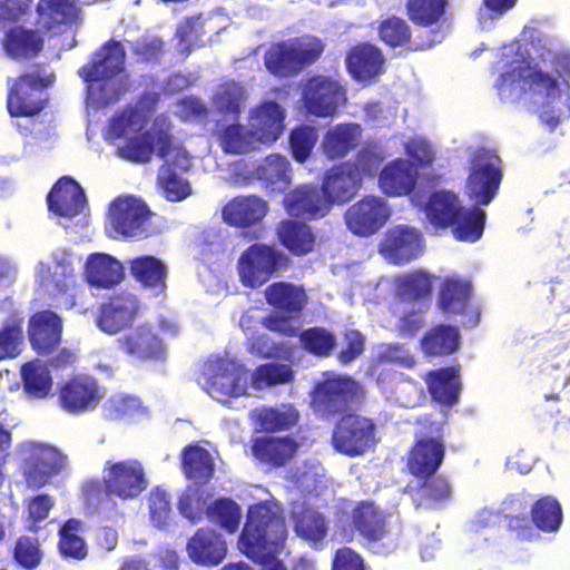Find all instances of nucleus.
<instances>
[{
    "mask_svg": "<svg viewBox=\"0 0 570 570\" xmlns=\"http://www.w3.org/2000/svg\"><path fill=\"white\" fill-rule=\"evenodd\" d=\"M387 156L389 153L381 141H370L362 147L355 159L348 163L355 166L363 180L364 176L375 175Z\"/></svg>",
    "mask_w": 570,
    "mask_h": 570,
    "instance_id": "58",
    "label": "nucleus"
},
{
    "mask_svg": "<svg viewBox=\"0 0 570 570\" xmlns=\"http://www.w3.org/2000/svg\"><path fill=\"white\" fill-rule=\"evenodd\" d=\"M424 212L434 226H453V233L459 240L476 242L483 234L487 214L485 210L471 206H461L458 196L449 190L431 193Z\"/></svg>",
    "mask_w": 570,
    "mask_h": 570,
    "instance_id": "4",
    "label": "nucleus"
},
{
    "mask_svg": "<svg viewBox=\"0 0 570 570\" xmlns=\"http://www.w3.org/2000/svg\"><path fill=\"white\" fill-rule=\"evenodd\" d=\"M223 150L227 154H244L259 144L250 127L233 124L223 129L219 136Z\"/></svg>",
    "mask_w": 570,
    "mask_h": 570,
    "instance_id": "51",
    "label": "nucleus"
},
{
    "mask_svg": "<svg viewBox=\"0 0 570 570\" xmlns=\"http://www.w3.org/2000/svg\"><path fill=\"white\" fill-rule=\"evenodd\" d=\"M178 510L191 523H196L206 514L208 519L233 533L238 529L242 511L230 499L222 498L208 504L203 487L193 484L185 489L178 500Z\"/></svg>",
    "mask_w": 570,
    "mask_h": 570,
    "instance_id": "7",
    "label": "nucleus"
},
{
    "mask_svg": "<svg viewBox=\"0 0 570 570\" xmlns=\"http://www.w3.org/2000/svg\"><path fill=\"white\" fill-rule=\"evenodd\" d=\"M323 47L318 40L312 42L277 43L265 55V66L276 76H289L299 71L303 66L312 63L322 53Z\"/></svg>",
    "mask_w": 570,
    "mask_h": 570,
    "instance_id": "16",
    "label": "nucleus"
},
{
    "mask_svg": "<svg viewBox=\"0 0 570 570\" xmlns=\"http://www.w3.org/2000/svg\"><path fill=\"white\" fill-rule=\"evenodd\" d=\"M49 210L62 218L71 219L82 214L87 199L81 186L71 177L60 178L47 196Z\"/></svg>",
    "mask_w": 570,
    "mask_h": 570,
    "instance_id": "25",
    "label": "nucleus"
},
{
    "mask_svg": "<svg viewBox=\"0 0 570 570\" xmlns=\"http://www.w3.org/2000/svg\"><path fill=\"white\" fill-rule=\"evenodd\" d=\"M22 321L20 316L8 320L0 328V360L16 357L23 342Z\"/></svg>",
    "mask_w": 570,
    "mask_h": 570,
    "instance_id": "63",
    "label": "nucleus"
},
{
    "mask_svg": "<svg viewBox=\"0 0 570 570\" xmlns=\"http://www.w3.org/2000/svg\"><path fill=\"white\" fill-rule=\"evenodd\" d=\"M265 296L267 303L278 309L266 320L267 328L286 336L297 335L298 326L294 318L305 306L304 289L292 283L278 282L266 288Z\"/></svg>",
    "mask_w": 570,
    "mask_h": 570,
    "instance_id": "10",
    "label": "nucleus"
},
{
    "mask_svg": "<svg viewBox=\"0 0 570 570\" xmlns=\"http://www.w3.org/2000/svg\"><path fill=\"white\" fill-rule=\"evenodd\" d=\"M286 537L281 507L275 502H264L249 508L239 546L249 559L262 566L261 570H286L276 559Z\"/></svg>",
    "mask_w": 570,
    "mask_h": 570,
    "instance_id": "2",
    "label": "nucleus"
},
{
    "mask_svg": "<svg viewBox=\"0 0 570 570\" xmlns=\"http://www.w3.org/2000/svg\"><path fill=\"white\" fill-rule=\"evenodd\" d=\"M296 444L288 438H259L254 442V455L267 463L282 465L296 452Z\"/></svg>",
    "mask_w": 570,
    "mask_h": 570,
    "instance_id": "47",
    "label": "nucleus"
},
{
    "mask_svg": "<svg viewBox=\"0 0 570 570\" xmlns=\"http://www.w3.org/2000/svg\"><path fill=\"white\" fill-rule=\"evenodd\" d=\"M130 273L154 296L165 293L168 267L160 258L153 255L138 256L130 261Z\"/></svg>",
    "mask_w": 570,
    "mask_h": 570,
    "instance_id": "34",
    "label": "nucleus"
},
{
    "mask_svg": "<svg viewBox=\"0 0 570 570\" xmlns=\"http://www.w3.org/2000/svg\"><path fill=\"white\" fill-rule=\"evenodd\" d=\"M362 131V127L354 122L331 127L322 141L324 154L331 159L345 157L360 145Z\"/></svg>",
    "mask_w": 570,
    "mask_h": 570,
    "instance_id": "39",
    "label": "nucleus"
},
{
    "mask_svg": "<svg viewBox=\"0 0 570 570\" xmlns=\"http://www.w3.org/2000/svg\"><path fill=\"white\" fill-rule=\"evenodd\" d=\"M379 35L382 41L395 48L407 43L411 38V30L404 19L392 16L381 21Z\"/></svg>",
    "mask_w": 570,
    "mask_h": 570,
    "instance_id": "64",
    "label": "nucleus"
},
{
    "mask_svg": "<svg viewBox=\"0 0 570 570\" xmlns=\"http://www.w3.org/2000/svg\"><path fill=\"white\" fill-rule=\"evenodd\" d=\"M490 72L500 101L523 100L549 129L570 117V49L558 39L538 33L532 52L520 42L504 45L495 50Z\"/></svg>",
    "mask_w": 570,
    "mask_h": 570,
    "instance_id": "1",
    "label": "nucleus"
},
{
    "mask_svg": "<svg viewBox=\"0 0 570 570\" xmlns=\"http://www.w3.org/2000/svg\"><path fill=\"white\" fill-rule=\"evenodd\" d=\"M157 101L158 96L156 94H147L135 107H127L119 114H116L110 119L107 137L109 139H119L135 136L130 138L122 148L132 139L138 138L139 136L136 135L147 125ZM119 153L125 157L121 153V147L119 148Z\"/></svg>",
    "mask_w": 570,
    "mask_h": 570,
    "instance_id": "24",
    "label": "nucleus"
},
{
    "mask_svg": "<svg viewBox=\"0 0 570 570\" xmlns=\"http://www.w3.org/2000/svg\"><path fill=\"white\" fill-rule=\"evenodd\" d=\"M104 482L108 493L121 500L138 498L148 485L141 463L131 459L107 461L104 466Z\"/></svg>",
    "mask_w": 570,
    "mask_h": 570,
    "instance_id": "17",
    "label": "nucleus"
},
{
    "mask_svg": "<svg viewBox=\"0 0 570 570\" xmlns=\"http://www.w3.org/2000/svg\"><path fill=\"white\" fill-rule=\"evenodd\" d=\"M460 344V331L455 326L439 325L430 330L421 341L426 355H445L455 352Z\"/></svg>",
    "mask_w": 570,
    "mask_h": 570,
    "instance_id": "49",
    "label": "nucleus"
},
{
    "mask_svg": "<svg viewBox=\"0 0 570 570\" xmlns=\"http://www.w3.org/2000/svg\"><path fill=\"white\" fill-rule=\"evenodd\" d=\"M284 118V111L277 102L266 101L252 114L249 127L258 142H272L283 132Z\"/></svg>",
    "mask_w": 570,
    "mask_h": 570,
    "instance_id": "38",
    "label": "nucleus"
},
{
    "mask_svg": "<svg viewBox=\"0 0 570 570\" xmlns=\"http://www.w3.org/2000/svg\"><path fill=\"white\" fill-rule=\"evenodd\" d=\"M21 377L23 390L30 397H46L52 389V376L48 365L40 360L26 363L21 367Z\"/></svg>",
    "mask_w": 570,
    "mask_h": 570,
    "instance_id": "48",
    "label": "nucleus"
},
{
    "mask_svg": "<svg viewBox=\"0 0 570 570\" xmlns=\"http://www.w3.org/2000/svg\"><path fill=\"white\" fill-rule=\"evenodd\" d=\"M36 278L41 289L51 297L65 296V305L75 306V268L72 257L65 250L53 252L46 262L36 267Z\"/></svg>",
    "mask_w": 570,
    "mask_h": 570,
    "instance_id": "12",
    "label": "nucleus"
},
{
    "mask_svg": "<svg viewBox=\"0 0 570 570\" xmlns=\"http://www.w3.org/2000/svg\"><path fill=\"white\" fill-rule=\"evenodd\" d=\"M267 210V203L262 198L254 195L238 196L224 206L223 219L228 225L245 227L261 222Z\"/></svg>",
    "mask_w": 570,
    "mask_h": 570,
    "instance_id": "37",
    "label": "nucleus"
},
{
    "mask_svg": "<svg viewBox=\"0 0 570 570\" xmlns=\"http://www.w3.org/2000/svg\"><path fill=\"white\" fill-rule=\"evenodd\" d=\"M445 6L446 0H409L406 9L414 23L430 26L443 16Z\"/></svg>",
    "mask_w": 570,
    "mask_h": 570,
    "instance_id": "62",
    "label": "nucleus"
},
{
    "mask_svg": "<svg viewBox=\"0 0 570 570\" xmlns=\"http://www.w3.org/2000/svg\"><path fill=\"white\" fill-rule=\"evenodd\" d=\"M336 451L348 456L361 455L376 444L375 424L371 419L350 414L336 424L333 436Z\"/></svg>",
    "mask_w": 570,
    "mask_h": 570,
    "instance_id": "15",
    "label": "nucleus"
},
{
    "mask_svg": "<svg viewBox=\"0 0 570 570\" xmlns=\"http://www.w3.org/2000/svg\"><path fill=\"white\" fill-rule=\"evenodd\" d=\"M138 312V299L131 293H124L102 304L97 320L98 327L115 334L130 325Z\"/></svg>",
    "mask_w": 570,
    "mask_h": 570,
    "instance_id": "29",
    "label": "nucleus"
},
{
    "mask_svg": "<svg viewBox=\"0 0 570 570\" xmlns=\"http://www.w3.org/2000/svg\"><path fill=\"white\" fill-rule=\"evenodd\" d=\"M292 515L297 535L317 548L325 539L328 530L327 521L323 514L313 509H303L297 505L293 509Z\"/></svg>",
    "mask_w": 570,
    "mask_h": 570,
    "instance_id": "44",
    "label": "nucleus"
},
{
    "mask_svg": "<svg viewBox=\"0 0 570 570\" xmlns=\"http://www.w3.org/2000/svg\"><path fill=\"white\" fill-rule=\"evenodd\" d=\"M81 522L70 519L60 528L59 550L66 558L83 559L86 557V543L79 535Z\"/></svg>",
    "mask_w": 570,
    "mask_h": 570,
    "instance_id": "60",
    "label": "nucleus"
},
{
    "mask_svg": "<svg viewBox=\"0 0 570 570\" xmlns=\"http://www.w3.org/2000/svg\"><path fill=\"white\" fill-rule=\"evenodd\" d=\"M432 291V276L424 271H415L397 278V295L403 301H424Z\"/></svg>",
    "mask_w": 570,
    "mask_h": 570,
    "instance_id": "54",
    "label": "nucleus"
},
{
    "mask_svg": "<svg viewBox=\"0 0 570 570\" xmlns=\"http://www.w3.org/2000/svg\"><path fill=\"white\" fill-rule=\"evenodd\" d=\"M293 379V371L289 365L281 363H267L259 365L252 373V387L263 390L276 384L287 383Z\"/></svg>",
    "mask_w": 570,
    "mask_h": 570,
    "instance_id": "59",
    "label": "nucleus"
},
{
    "mask_svg": "<svg viewBox=\"0 0 570 570\" xmlns=\"http://www.w3.org/2000/svg\"><path fill=\"white\" fill-rule=\"evenodd\" d=\"M157 180L161 195L169 202H180L191 194L188 180L179 176L171 166L163 165Z\"/></svg>",
    "mask_w": 570,
    "mask_h": 570,
    "instance_id": "57",
    "label": "nucleus"
},
{
    "mask_svg": "<svg viewBox=\"0 0 570 570\" xmlns=\"http://www.w3.org/2000/svg\"><path fill=\"white\" fill-rule=\"evenodd\" d=\"M284 207L291 216L311 220L327 215L330 202L317 186L303 185L285 195Z\"/></svg>",
    "mask_w": 570,
    "mask_h": 570,
    "instance_id": "27",
    "label": "nucleus"
},
{
    "mask_svg": "<svg viewBox=\"0 0 570 570\" xmlns=\"http://www.w3.org/2000/svg\"><path fill=\"white\" fill-rule=\"evenodd\" d=\"M245 89L235 81L218 86L213 97L214 107L223 114L237 116L245 102Z\"/></svg>",
    "mask_w": 570,
    "mask_h": 570,
    "instance_id": "56",
    "label": "nucleus"
},
{
    "mask_svg": "<svg viewBox=\"0 0 570 570\" xmlns=\"http://www.w3.org/2000/svg\"><path fill=\"white\" fill-rule=\"evenodd\" d=\"M125 276L121 262L105 253H92L85 264V277L91 286L110 288Z\"/></svg>",
    "mask_w": 570,
    "mask_h": 570,
    "instance_id": "33",
    "label": "nucleus"
},
{
    "mask_svg": "<svg viewBox=\"0 0 570 570\" xmlns=\"http://www.w3.org/2000/svg\"><path fill=\"white\" fill-rule=\"evenodd\" d=\"M352 521L374 553L387 554L396 549L397 539L386 529V515L373 502H360L353 510Z\"/></svg>",
    "mask_w": 570,
    "mask_h": 570,
    "instance_id": "13",
    "label": "nucleus"
},
{
    "mask_svg": "<svg viewBox=\"0 0 570 570\" xmlns=\"http://www.w3.org/2000/svg\"><path fill=\"white\" fill-rule=\"evenodd\" d=\"M62 320L52 311L33 314L29 321L28 335L32 348L38 354H49L61 341Z\"/></svg>",
    "mask_w": 570,
    "mask_h": 570,
    "instance_id": "28",
    "label": "nucleus"
},
{
    "mask_svg": "<svg viewBox=\"0 0 570 570\" xmlns=\"http://www.w3.org/2000/svg\"><path fill=\"white\" fill-rule=\"evenodd\" d=\"M361 186L362 179L355 166L344 163L326 173L321 190L325 199H328L331 209L333 204L352 199Z\"/></svg>",
    "mask_w": 570,
    "mask_h": 570,
    "instance_id": "26",
    "label": "nucleus"
},
{
    "mask_svg": "<svg viewBox=\"0 0 570 570\" xmlns=\"http://www.w3.org/2000/svg\"><path fill=\"white\" fill-rule=\"evenodd\" d=\"M20 453L23 460V475L30 487H43L66 465V456L48 444L27 442L21 445Z\"/></svg>",
    "mask_w": 570,
    "mask_h": 570,
    "instance_id": "14",
    "label": "nucleus"
},
{
    "mask_svg": "<svg viewBox=\"0 0 570 570\" xmlns=\"http://www.w3.org/2000/svg\"><path fill=\"white\" fill-rule=\"evenodd\" d=\"M471 292L470 282L454 277L446 278L440 288L438 305L444 314L468 313Z\"/></svg>",
    "mask_w": 570,
    "mask_h": 570,
    "instance_id": "43",
    "label": "nucleus"
},
{
    "mask_svg": "<svg viewBox=\"0 0 570 570\" xmlns=\"http://www.w3.org/2000/svg\"><path fill=\"white\" fill-rule=\"evenodd\" d=\"M118 342L122 351L139 360H160L165 354L163 341L149 325L131 330Z\"/></svg>",
    "mask_w": 570,
    "mask_h": 570,
    "instance_id": "32",
    "label": "nucleus"
},
{
    "mask_svg": "<svg viewBox=\"0 0 570 570\" xmlns=\"http://www.w3.org/2000/svg\"><path fill=\"white\" fill-rule=\"evenodd\" d=\"M344 87L328 77L311 78L303 89V101L309 114L318 117L333 116L345 102Z\"/></svg>",
    "mask_w": 570,
    "mask_h": 570,
    "instance_id": "19",
    "label": "nucleus"
},
{
    "mask_svg": "<svg viewBox=\"0 0 570 570\" xmlns=\"http://www.w3.org/2000/svg\"><path fill=\"white\" fill-rule=\"evenodd\" d=\"M376 383L389 399H395L406 407L414 406L423 393L420 383L411 380L404 373L393 370L382 371Z\"/></svg>",
    "mask_w": 570,
    "mask_h": 570,
    "instance_id": "35",
    "label": "nucleus"
},
{
    "mask_svg": "<svg viewBox=\"0 0 570 570\" xmlns=\"http://www.w3.org/2000/svg\"><path fill=\"white\" fill-rule=\"evenodd\" d=\"M43 48V38L37 30L12 27L4 36L3 49L12 59H29Z\"/></svg>",
    "mask_w": 570,
    "mask_h": 570,
    "instance_id": "41",
    "label": "nucleus"
},
{
    "mask_svg": "<svg viewBox=\"0 0 570 570\" xmlns=\"http://www.w3.org/2000/svg\"><path fill=\"white\" fill-rule=\"evenodd\" d=\"M423 252L424 239L421 232L407 225L390 228L381 244L382 255L395 265L416 259Z\"/></svg>",
    "mask_w": 570,
    "mask_h": 570,
    "instance_id": "22",
    "label": "nucleus"
},
{
    "mask_svg": "<svg viewBox=\"0 0 570 570\" xmlns=\"http://www.w3.org/2000/svg\"><path fill=\"white\" fill-rule=\"evenodd\" d=\"M277 234L282 245L295 255H304L313 249L315 237L304 223L285 220L278 226Z\"/></svg>",
    "mask_w": 570,
    "mask_h": 570,
    "instance_id": "46",
    "label": "nucleus"
},
{
    "mask_svg": "<svg viewBox=\"0 0 570 570\" xmlns=\"http://www.w3.org/2000/svg\"><path fill=\"white\" fill-rule=\"evenodd\" d=\"M297 412L288 405L282 407H264L257 413V423L263 430H285L296 424Z\"/></svg>",
    "mask_w": 570,
    "mask_h": 570,
    "instance_id": "61",
    "label": "nucleus"
},
{
    "mask_svg": "<svg viewBox=\"0 0 570 570\" xmlns=\"http://www.w3.org/2000/svg\"><path fill=\"white\" fill-rule=\"evenodd\" d=\"M55 76L39 71L22 75L10 88L7 106L12 117H24V121L14 125L23 134L35 132L32 117L39 114L47 102L46 88L53 82Z\"/></svg>",
    "mask_w": 570,
    "mask_h": 570,
    "instance_id": "5",
    "label": "nucleus"
},
{
    "mask_svg": "<svg viewBox=\"0 0 570 570\" xmlns=\"http://www.w3.org/2000/svg\"><path fill=\"white\" fill-rule=\"evenodd\" d=\"M445 448L441 440L422 438L417 440L409 456V469L417 478L432 476L444 459Z\"/></svg>",
    "mask_w": 570,
    "mask_h": 570,
    "instance_id": "31",
    "label": "nucleus"
},
{
    "mask_svg": "<svg viewBox=\"0 0 570 570\" xmlns=\"http://www.w3.org/2000/svg\"><path fill=\"white\" fill-rule=\"evenodd\" d=\"M249 374L243 365L218 355L208 357L198 377V384L203 390L218 402L246 395Z\"/></svg>",
    "mask_w": 570,
    "mask_h": 570,
    "instance_id": "6",
    "label": "nucleus"
},
{
    "mask_svg": "<svg viewBox=\"0 0 570 570\" xmlns=\"http://www.w3.org/2000/svg\"><path fill=\"white\" fill-rule=\"evenodd\" d=\"M187 552L197 564L217 566L227 553V546L223 537L212 529H199L188 540Z\"/></svg>",
    "mask_w": 570,
    "mask_h": 570,
    "instance_id": "30",
    "label": "nucleus"
},
{
    "mask_svg": "<svg viewBox=\"0 0 570 570\" xmlns=\"http://www.w3.org/2000/svg\"><path fill=\"white\" fill-rule=\"evenodd\" d=\"M110 224L125 237L142 238L148 235V206L138 198H117L110 206Z\"/></svg>",
    "mask_w": 570,
    "mask_h": 570,
    "instance_id": "20",
    "label": "nucleus"
},
{
    "mask_svg": "<svg viewBox=\"0 0 570 570\" xmlns=\"http://www.w3.org/2000/svg\"><path fill=\"white\" fill-rule=\"evenodd\" d=\"M384 62L379 48L370 43H362L352 48L346 57L350 73L357 80H368L376 77Z\"/></svg>",
    "mask_w": 570,
    "mask_h": 570,
    "instance_id": "40",
    "label": "nucleus"
},
{
    "mask_svg": "<svg viewBox=\"0 0 570 570\" xmlns=\"http://www.w3.org/2000/svg\"><path fill=\"white\" fill-rule=\"evenodd\" d=\"M426 382L429 391L436 402L445 405H453L458 402L461 390L459 367H443L431 372Z\"/></svg>",
    "mask_w": 570,
    "mask_h": 570,
    "instance_id": "42",
    "label": "nucleus"
},
{
    "mask_svg": "<svg viewBox=\"0 0 570 570\" xmlns=\"http://www.w3.org/2000/svg\"><path fill=\"white\" fill-rule=\"evenodd\" d=\"M77 12L73 0H40L37 4V24L51 31L72 21Z\"/></svg>",
    "mask_w": 570,
    "mask_h": 570,
    "instance_id": "45",
    "label": "nucleus"
},
{
    "mask_svg": "<svg viewBox=\"0 0 570 570\" xmlns=\"http://www.w3.org/2000/svg\"><path fill=\"white\" fill-rule=\"evenodd\" d=\"M121 153L125 158L138 163L149 161L153 154L156 153L159 158L165 160V165H174L183 170L190 167L188 153L181 147L173 146L171 136L167 130L159 129L157 122L140 137L129 141L121 148Z\"/></svg>",
    "mask_w": 570,
    "mask_h": 570,
    "instance_id": "9",
    "label": "nucleus"
},
{
    "mask_svg": "<svg viewBox=\"0 0 570 570\" xmlns=\"http://www.w3.org/2000/svg\"><path fill=\"white\" fill-rule=\"evenodd\" d=\"M298 336L303 348L318 357L330 356L336 346V335L326 327L313 326Z\"/></svg>",
    "mask_w": 570,
    "mask_h": 570,
    "instance_id": "55",
    "label": "nucleus"
},
{
    "mask_svg": "<svg viewBox=\"0 0 570 570\" xmlns=\"http://www.w3.org/2000/svg\"><path fill=\"white\" fill-rule=\"evenodd\" d=\"M104 394L96 379L89 375H77L60 387L59 404L70 414H80L94 410Z\"/></svg>",
    "mask_w": 570,
    "mask_h": 570,
    "instance_id": "23",
    "label": "nucleus"
},
{
    "mask_svg": "<svg viewBox=\"0 0 570 570\" xmlns=\"http://www.w3.org/2000/svg\"><path fill=\"white\" fill-rule=\"evenodd\" d=\"M126 51L120 41L110 40L79 70L87 85V106L100 108L118 101L127 89L122 76Z\"/></svg>",
    "mask_w": 570,
    "mask_h": 570,
    "instance_id": "3",
    "label": "nucleus"
},
{
    "mask_svg": "<svg viewBox=\"0 0 570 570\" xmlns=\"http://www.w3.org/2000/svg\"><path fill=\"white\" fill-rule=\"evenodd\" d=\"M417 170L406 159H395L381 171L379 183L384 194L402 196L410 194L416 184Z\"/></svg>",
    "mask_w": 570,
    "mask_h": 570,
    "instance_id": "36",
    "label": "nucleus"
},
{
    "mask_svg": "<svg viewBox=\"0 0 570 570\" xmlns=\"http://www.w3.org/2000/svg\"><path fill=\"white\" fill-rule=\"evenodd\" d=\"M386 200L377 196H366L352 205L345 213L347 228L355 235L368 236L376 233L390 218Z\"/></svg>",
    "mask_w": 570,
    "mask_h": 570,
    "instance_id": "21",
    "label": "nucleus"
},
{
    "mask_svg": "<svg viewBox=\"0 0 570 570\" xmlns=\"http://www.w3.org/2000/svg\"><path fill=\"white\" fill-rule=\"evenodd\" d=\"M181 464L188 479H207L214 470L210 453L197 444L188 445L183 450Z\"/></svg>",
    "mask_w": 570,
    "mask_h": 570,
    "instance_id": "52",
    "label": "nucleus"
},
{
    "mask_svg": "<svg viewBox=\"0 0 570 570\" xmlns=\"http://www.w3.org/2000/svg\"><path fill=\"white\" fill-rule=\"evenodd\" d=\"M362 397L361 385L348 376L326 374L315 386L313 406L322 416L345 412Z\"/></svg>",
    "mask_w": 570,
    "mask_h": 570,
    "instance_id": "11",
    "label": "nucleus"
},
{
    "mask_svg": "<svg viewBox=\"0 0 570 570\" xmlns=\"http://www.w3.org/2000/svg\"><path fill=\"white\" fill-rule=\"evenodd\" d=\"M531 517L537 529L544 532H554L561 525L562 509L557 499L543 497L533 504Z\"/></svg>",
    "mask_w": 570,
    "mask_h": 570,
    "instance_id": "53",
    "label": "nucleus"
},
{
    "mask_svg": "<svg viewBox=\"0 0 570 570\" xmlns=\"http://www.w3.org/2000/svg\"><path fill=\"white\" fill-rule=\"evenodd\" d=\"M502 178V160L494 149L479 147L470 153L466 193L476 207L494 199Z\"/></svg>",
    "mask_w": 570,
    "mask_h": 570,
    "instance_id": "8",
    "label": "nucleus"
},
{
    "mask_svg": "<svg viewBox=\"0 0 570 570\" xmlns=\"http://www.w3.org/2000/svg\"><path fill=\"white\" fill-rule=\"evenodd\" d=\"M256 174L272 191H282L291 184L289 161L285 156L278 154L267 156L257 166Z\"/></svg>",
    "mask_w": 570,
    "mask_h": 570,
    "instance_id": "50",
    "label": "nucleus"
},
{
    "mask_svg": "<svg viewBox=\"0 0 570 570\" xmlns=\"http://www.w3.org/2000/svg\"><path fill=\"white\" fill-rule=\"evenodd\" d=\"M283 254L274 246L256 243L239 257L238 271L244 285L256 287L267 282L279 268Z\"/></svg>",
    "mask_w": 570,
    "mask_h": 570,
    "instance_id": "18",
    "label": "nucleus"
}]
</instances>
